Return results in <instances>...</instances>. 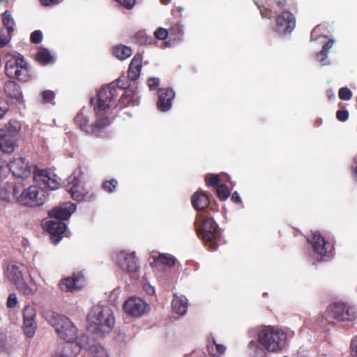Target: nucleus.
<instances>
[{
	"mask_svg": "<svg viewBox=\"0 0 357 357\" xmlns=\"http://www.w3.org/2000/svg\"><path fill=\"white\" fill-rule=\"evenodd\" d=\"M17 303V295L14 293L10 294L8 296V300H7V307L9 308H13L16 306Z\"/></svg>",
	"mask_w": 357,
	"mask_h": 357,
	"instance_id": "nucleus-48",
	"label": "nucleus"
},
{
	"mask_svg": "<svg viewBox=\"0 0 357 357\" xmlns=\"http://www.w3.org/2000/svg\"><path fill=\"white\" fill-rule=\"evenodd\" d=\"M205 180L208 186H217L220 182V178L218 174H208Z\"/></svg>",
	"mask_w": 357,
	"mask_h": 357,
	"instance_id": "nucleus-41",
	"label": "nucleus"
},
{
	"mask_svg": "<svg viewBox=\"0 0 357 357\" xmlns=\"http://www.w3.org/2000/svg\"><path fill=\"white\" fill-rule=\"evenodd\" d=\"M76 348L74 354H77L82 348L88 349L93 357H109L107 351L102 345L94 343L90 344L88 341L84 340H79L75 344Z\"/></svg>",
	"mask_w": 357,
	"mask_h": 357,
	"instance_id": "nucleus-20",
	"label": "nucleus"
},
{
	"mask_svg": "<svg viewBox=\"0 0 357 357\" xmlns=\"http://www.w3.org/2000/svg\"><path fill=\"white\" fill-rule=\"evenodd\" d=\"M153 262L151 263L153 267L158 264L172 267L176 262V258L169 254L158 253L155 255H153Z\"/></svg>",
	"mask_w": 357,
	"mask_h": 357,
	"instance_id": "nucleus-29",
	"label": "nucleus"
},
{
	"mask_svg": "<svg viewBox=\"0 0 357 357\" xmlns=\"http://www.w3.org/2000/svg\"><path fill=\"white\" fill-rule=\"evenodd\" d=\"M37 328L36 321H23V331L27 337L34 336Z\"/></svg>",
	"mask_w": 357,
	"mask_h": 357,
	"instance_id": "nucleus-36",
	"label": "nucleus"
},
{
	"mask_svg": "<svg viewBox=\"0 0 357 357\" xmlns=\"http://www.w3.org/2000/svg\"><path fill=\"white\" fill-rule=\"evenodd\" d=\"M184 28V25H182L180 23H176L173 25L169 29L170 39L174 41L181 42L183 38Z\"/></svg>",
	"mask_w": 357,
	"mask_h": 357,
	"instance_id": "nucleus-33",
	"label": "nucleus"
},
{
	"mask_svg": "<svg viewBox=\"0 0 357 357\" xmlns=\"http://www.w3.org/2000/svg\"><path fill=\"white\" fill-rule=\"evenodd\" d=\"M4 91L10 98L20 100L22 98V91L20 86L14 81H8L4 85Z\"/></svg>",
	"mask_w": 357,
	"mask_h": 357,
	"instance_id": "nucleus-30",
	"label": "nucleus"
},
{
	"mask_svg": "<svg viewBox=\"0 0 357 357\" xmlns=\"http://www.w3.org/2000/svg\"><path fill=\"white\" fill-rule=\"evenodd\" d=\"M140 97L137 92L135 91L128 89L124 94L121 96L120 101L125 106H135L139 103Z\"/></svg>",
	"mask_w": 357,
	"mask_h": 357,
	"instance_id": "nucleus-27",
	"label": "nucleus"
},
{
	"mask_svg": "<svg viewBox=\"0 0 357 357\" xmlns=\"http://www.w3.org/2000/svg\"><path fill=\"white\" fill-rule=\"evenodd\" d=\"M118 181L116 179H110L102 183V188L107 192L112 193L116 190Z\"/></svg>",
	"mask_w": 357,
	"mask_h": 357,
	"instance_id": "nucleus-38",
	"label": "nucleus"
},
{
	"mask_svg": "<svg viewBox=\"0 0 357 357\" xmlns=\"http://www.w3.org/2000/svg\"><path fill=\"white\" fill-rule=\"evenodd\" d=\"M172 306L176 313L180 315H184L188 307V301L185 296L174 294Z\"/></svg>",
	"mask_w": 357,
	"mask_h": 357,
	"instance_id": "nucleus-25",
	"label": "nucleus"
},
{
	"mask_svg": "<svg viewBox=\"0 0 357 357\" xmlns=\"http://www.w3.org/2000/svg\"><path fill=\"white\" fill-rule=\"evenodd\" d=\"M7 130H0V153H10L16 147L15 135L21 129L20 123L10 120L6 126Z\"/></svg>",
	"mask_w": 357,
	"mask_h": 357,
	"instance_id": "nucleus-12",
	"label": "nucleus"
},
{
	"mask_svg": "<svg viewBox=\"0 0 357 357\" xmlns=\"http://www.w3.org/2000/svg\"><path fill=\"white\" fill-rule=\"evenodd\" d=\"M197 232L211 250H215L221 241V234L216 222L211 218L197 221Z\"/></svg>",
	"mask_w": 357,
	"mask_h": 357,
	"instance_id": "nucleus-8",
	"label": "nucleus"
},
{
	"mask_svg": "<svg viewBox=\"0 0 357 357\" xmlns=\"http://www.w3.org/2000/svg\"><path fill=\"white\" fill-rule=\"evenodd\" d=\"M226 349V347L218 343L213 337L208 339V352L211 357H222Z\"/></svg>",
	"mask_w": 357,
	"mask_h": 357,
	"instance_id": "nucleus-26",
	"label": "nucleus"
},
{
	"mask_svg": "<svg viewBox=\"0 0 357 357\" xmlns=\"http://www.w3.org/2000/svg\"><path fill=\"white\" fill-rule=\"evenodd\" d=\"M116 2H118L121 6L127 8V9H132L135 3L136 0H115Z\"/></svg>",
	"mask_w": 357,
	"mask_h": 357,
	"instance_id": "nucleus-47",
	"label": "nucleus"
},
{
	"mask_svg": "<svg viewBox=\"0 0 357 357\" xmlns=\"http://www.w3.org/2000/svg\"><path fill=\"white\" fill-rule=\"evenodd\" d=\"M336 117L340 121L344 122L349 118V112L347 110H338L336 112Z\"/></svg>",
	"mask_w": 357,
	"mask_h": 357,
	"instance_id": "nucleus-50",
	"label": "nucleus"
},
{
	"mask_svg": "<svg viewBox=\"0 0 357 357\" xmlns=\"http://www.w3.org/2000/svg\"><path fill=\"white\" fill-rule=\"evenodd\" d=\"M178 10H179L180 12H181V11L183 10V9H182L181 7H179V8H178Z\"/></svg>",
	"mask_w": 357,
	"mask_h": 357,
	"instance_id": "nucleus-62",
	"label": "nucleus"
},
{
	"mask_svg": "<svg viewBox=\"0 0 357 357\" xmlns=\"http://www.w3.org/2000/svg\"><path fill=\"white\" fill-rule=\"evenodd\" d=\"M144 288L149 294H153L155 293L154 287L149 284H145Z\"/></svg>",
	"mask_w": 357,
	"mask_h": 357,
	"instance_id": "nucleus-57",
	"label": "nucleus"
},
{
	"mask_svg": "<svg viewBox=\"0 0 357 357\" xmlns=\"http://www.w3.org/2000/svg\"><path fill=\"white\" fill-rule=\"evenodd\" d=\"M261 13L263 18H276L275 30L280 34L289 33L295 28L296 19L289 11H283L280 14L276 15V12H274L272 8H267L264 10H261Z\"/></svg>",
	"mask_w": 357,
	"mask_h": 357,
	"instance_id": "nucleus-10",
	"label": "nucleus"
},
{
	"mask_svg": "<svg viewBox=\"0 0 357 357\" xmlns=\"http://www.w3.org/2000/svg\"><path fill=\"white\" fill-rule=\"evenodd\" d=\"M352 92L347 87H342L339 91V97L344 100H349L351 98Z\"/></svg>",
	"mask_w": 357,
	"mask_h": 357,
	"instance_id": "nucleus-42",
	"label": "nucleus"
},
{
	"mask_svg": "<svg viewBox=\"0 0 357 357\" xmlns=\"http://www.w3.org/2000/svg\"><path fill=\"white\" fill-rule=\"evenodd\" d=\"M75 210V204L63 203L49 211L50 219L43 220V226L51 235L52 241L54 245L60 242L66 231L67 226L61 220H68Z\"/></svg>",
	"mask_w": 357,
	"mask_h": 357,
	"instance_id": "nucleus-3",
	"label": "nucleus"
},
{
	"mask_svg": "<svg viewBox=\"0 0 357 357\" xmlns=\"http://www.w3.org/2000/svg\"><path fill=\"white\" fill-rule=\"evenodd\" d=\"M313 250V257L317 260H328L332 255L333 245L327 241L319 231L312 233V237L308 238Z\"/></svg>",
	"mask_w": 357,
	"mask_h": 357,
	"instance_id": "nucleus-13",
	"label": "nucleus"
},
{
	"mask_svg": "<svg viewBox=\"0 0 357 357\" xmlns=\"http://www.w3.org/2000/svg\"><path fill=\"white\" fill-rule=\"evenodd\" d=\"M192 204L197 211L204 210L209 204L208 197L204 192H195L192 197Z\"/></svg>",
	"mask_w": 357,
	"mask_h": 357,
	"instance_id": "nucleus-28",
	"label": "nucleus"
},
{
	"mask_svg": "<svg viewBox=\"0 0 357 357\" xmlns=\"http://www.w3.org/2000/svg\"><path fill=\"white\" fill-rule=\"evenodd\" d=\"M26 267L24 264L12 262L8 264L6 270L7 279L13 283L17 289L25 295L33 294L38 289V284L35 280V275L38 273L33 267L27 268L29 277V284L25 282L23 278V271Z\"/></svg>",
	"mask_w": 357,
	"mask_h": 357,
	"instance_id": "nucleus-6",
	"label": "nucleus"
},
{
	"mask_svg": "<svg viewBox=\"0 0 357 357\" xmlns=\"http://www.w3.org/2000/svg\"><path fill=\"white\" fill-rule=\"evenodd\" d=\"M98 118L96 117L95 123L89 125V112L82 109L75 116V122L79 128L89 134H96L101 129L105 128L106 126H101V123H98Z\"/></svg>",
	"mask_w": 357,
	"mask_h": 357,
	"instance_id": "nucleus-18",
	"label": "nucleus"
},
{
	"mask_svg": "<svg viewBox=\"0 0 357 357\" xmlns=\"http://www.w3.org/2000/svg\"><path fill=\"white\" fill-rule=\"evenodd\" d=\"M19 68L16 71L15 75L12 78H16L22 82H27L31 78L30 70L28 63L24 59L20 60Z\"/></svg>",
	"mask_w": 357,
	"mask_h": 357,
	"instance_id": "nucleus-31",
	"label": "nucleus"
},
{
	"mask_svg": "<svg viewBox=\"0 0 357 357\" xmlns=\"http://www.w3.org/2000/svg\"><path fill=\"white\" fill-rule=\"evenodd\" d=\"M283 357H287V356H283Z\"/></svg>",
	"mask_w": 357,
	"mask_h": 357,
	"instance_id": "nucleus-64",
	"label": "nucleus"
},
{
	"mask_svg": "<svg viewBox=\"0 0 357 357\" xmlns=\"http://www.w3.org/2000/svg\"><path fill=\"white\" fill-rule=\"evenodd\" d=\"M175 93L172 89H160L158 91V108L160 111L167 112L172 107Z\"/></svg>",
	"mask_w": 357,
	"mask_h": 357,
	"instance_id": "nucleus-21",
	"label": "nucleus"
},
{
	"mask_svg": "<svg viewBox=\"0 0 357 357\" xmlns=\"http://www.w3.org/2000/svg\"><path fill=\"white\" fill-rule=\"evenodd\" d=\"M125 312L133 317H139L149 311V305L141 298L132 296L128 298L124 304Z\"/></svg>",
	"mask_w": 357,
	"mask_h": 357,
	"instance_id": "nucleus-16",
	"label": "nucleus"
},
{
	"mask_svg": "<svg viewBox=\"0 0 357 357\" xmlns=\"http://www.w3.org/2000/svg\"><path fill=\"white\" fill-rule=\"evenodd\" d=\"M2 22L5 26L3 29L13 33L15 22L10 11L6 10L2 14Z\"/></svg>",
	"mask_w": 357,
	"mask_h": 357,
	"instance_id": "nucleus-34",
	"label": "nucleus"
},
{
	"mask_svg": "<svg viewBox=\"0 0 357 357\" xmlns=\"http://www.w3.org/2000/svg\"><path fill=\"white\" fill-rule=\"evenodd\" d=\"M132 51L130 47L123 45H118L113 47L112 54L119 60H125L130 57Z\"/></svg>",
	"mask_w": 357,
	"mask_h": 357,
	"instance_id": "nucleus-32",
	"label": "nucleus"
},
{
	"mask_svg": "<svg viewBox=\"0 0 357 357\" xmlns=\"http://www.w3.org/2000/svg\"><path fill=\"white\" fill-rule=\"evenodd\" d=\"M42 98L44 102H52L55 98V93L51 90H45L42 93Z\"/></svg>",
	"mask_w": 357,
	"mask_h": 357,
	"instance_id": "nucleus-44",
	"label": "nucleus"
},
{
	"mask_svg": "<svg viewBox=\"0 0 357 357\" xmlns=\"http://www.w3.org/2000/svg\"><path fill=\"white\" fill-rule=\"evenodd\" d=\"M84 172L79 167L68 178L67 190L70 193L73 199L80 202L84 199L87 190L84 188Z\"/></svg>",
	"mask_w": 357,
	"mask_h": 357,
	"instance_id": "nucleus-14",
	"label": "nucleus"
},
{
	"mask_svg": "<svg viewBox=\"0 0 357 357\" xmlns=\"http://www.w3.org/2000/svg\"><path fill=\"white\" fill-rule=\"evenodd\" d=\"M142 64V56L139 54H135L131 60L128 70V77L130 80H137L141 74Z\"/></svg>",
	"mask_w": 357,
	"mask_h": 357,
	"instance_id": "nucleus-23",
	"label": "nucleus"
},
{
	"mask_svg": "<svg viewBox=\"0 0 357 357\" xmlns=\"http://www.w3.org/2000/svg\"><path fill=\"white\" fill-rule=\"evenodd\" d=\"M43 40V33L40 31L39 30H36V31H34L31 34V41L33 43H39L42 41Z\"/></svg>",
	"mask_w": 357,
	"mask_h": 357,
	"instance_id": "nucleus-46",
	"label": "nucleus"
},
{
	"mask_svg": "<svg viewBox=\"0 0 357 357\" xmlns=\"http://www.w3.org/2000/svg\"><path fill=\"white\" fill-rule=\"evenodd\" d=\"M12 33V32L4 29L0 30V48L4 47L9 43Z\"/></svg>",
	"mask_w": 357,
	"mask_h": 357,
	"instance_id": "nucleus-40",
	"label": "nucleus"
},
{
	"mask_svg": "<svg viewBox=\"0 0 357 357\" xmlns=\"http://www.w3.org/2000/svg\"><path fill=\"white\" fill-rule=\"evenodd\" d=\"M326 319H335L340 322L353 324L357 319V310L343 303H335L329 305L326 312Z\"/></svg>",
	"mask_w": 357,
	"mask_h": 357,
	"instance_id": "nucleus-11",
	"label": "nucleus"
},
{
	"mask_svg": "<svg viewBox=\"0 0 357 357\" xmlns=\"http://www.w3.org/2000/svg\"><path fill=\"white\" fill-rule=\"evenodd\" d=\"M33 180L40 187L31 185L22 191L20 190L19 194L16 196V202L29 207L41 206L47 199L44 190H54L61 185V179L56 175L45 169H36Z\"/></svg>",
	"mask_w": 357,
	"mask_h": 357,
	"instance_id": "nucleus-1",
	"label": "nucleus"
},
{
	"mask_svg": "<svg viewBox=\"0 0 357 357\" xmlns=\"http://www.w3.org/2000/svg\"><path fill=\"white\" fill-rule=\"evenodd\" d=\"M19 192L20 189L17 185L11 183H6L0 186V202L9 203L15 201Z\"/></svg>",
	"mask_w": 357,
	"mask_h": 357,
	"instance_id": "nucleus-22",
	"label": "nucleus"
},
{
	"mask_svg": "<svg viewBox=\"0 0 357 357\" xmlns=\"http://www.w3.org/2000/svg\"><path fill=\"white\" fill-rule=\"evenodd\" d=\"M195 352H193V353L190 354H185V355L184 356V357H192V356L193 355H195Z\"/></svg>",
	"mask_w": 357,
	"mask_h": 357,
	"instance_id": "nucleus-60",
	"label": "nucleus"
},
{
	"mask_svg": "<svg viewBox=\"0 0 357 357\" xmlns=\"http://www.w3.org/2000/svg\"><path fill=\"white\" fill-rule=\"evenodd\" d=\"M46 320L55 329L58 336L68 342H72L74 340L78 342L79 340H84L85 337L77 338V328L75 324L66 317L50 313L46 317Z\"/></svg>",
	"mask_w": 357,
	"mask_h": 357,
	"instance_id": "nucleus-7",
	"label": "nucleus"
},
{
	"mask_svg": "<svg viewBox=\"0 0 357 357\" xmlns=\"http://www.w3.org/2000/svg\"><path fill=\"white\" fill-rule=\"evenodd\" d=\"M36 59L42 65L54 63V57L51 55L50 52L45 49L40 50L37 53Z\"/></svg>",
	"mask_w": 357,
	"mask_h": 357,
	"instance_id": "nucleus-35",
	"label": "nucleus"
},
{
	"mask_svg": "<svg viewBox=\"0 0 357 357\" xmlns=\"http://www.w3.org/2000/svg\"><path fill=\"white\" fill-rule=\"evenodd\" d=\"M113 260L122 271H126L134 280L140 277L141 266L135 252L121 250L113 255Z\"/></svg>",
	"mask_w": 357,
	"mask_h": 357,
	"instance_id": "nucleus-9",
	"label": "nucleus"
},
{
	"mask_svg": "<svg viewBox=\"0 0 357 357\" xmlns=\"http://www.w3.org/2000/svg\"><path fill=\"white\" fill-rule=\"evenodd\" d=\"M8 168L14 176L23 179L28 178L32 172L34 174V171L38 169L36 167L29 165L23 158H15L11 161Z\"/></svg>",
	"mask_w": 357,
	"mask_h": 357,
	"instance_id": "nucleus-17",
	"label": "nucleus"
},
{
	"mask_svg": "<svg viewBox=\"0 0 357 357\" xmlns=\"http://www.w3.org/2000/svg\"><path fill=\"white\" fill-rule=\"evenodd\" d=\"M319 26L314 28L311 33L310 40H317L319 43L323 45L321 50L316 54L317 61L321 66L330 65L331 61L328 57V53L334 45L335 40L333 38H328L325 35L319 36Z\"/></svg>",
	"mask_w": 357,
	"mask_h": 357,
	"instance_id": "nucleus-15",
	"label": "nucleus"
},
{
	"mask_svg": "<svg viewBox=\"0 0 357 357\" xmlns=\"http://www.w3.org/2000/svg\"><path fill=\"white\" fill-rule=\"evenodd\" d=\"M45 6H53L61 3L63 0H40Z\"/></svg>",
	"mask_w": 357,
	"mask_h": 357,
	"instance_id": "nucleus-54",
	"label": "nucleus"
},
{
	"mask_svg": "<svg viewBox=\"0 0 357 357\" xmlns=\"http://www.w3.org/2000/svg\"><path fill=\"white\" fill-rule=\"evenodd\" d=\"M52 357H70L66 351H57Z\"/></svg>",
	"mask_w": 357,
	"mask_h": 357,
	"instance_id": "nucleus-55",
	"label": "nucleus"
},
{
	"mask_svg": "<svg viewBox=\"0 0 357 357\" xmlns=\"http://www.w3.org/2000/svg\"><path fill=\"white\" fill-rule=\"evenodd\" d=\"M160 1L162 4L167 5L170 2V0H160Z\"/></svg>",
	"mask_w": 357,
	"mask_h": 357,
	"instance_id": "nucleus-59",
	"label": "nucleus"
},
{
	"mask_svg": "<svg viewBox=\"0 0 357 357\" xmlns=\"http://www.w3.org/2000/svg\"><path fill=\"white\" fill-rule=\"evenodd\" d=\"M4 167L0 165V176H1L2 171L3 170Z\"/></svg>",
	"mask_w": 357,
	"mask_h": 357,
	"instance_id": "nucleus-61",
	"label": "nucleus"
},
{
	"mask_svg": "<svg viewBox=\"0 0 357 357\" xmlns=\"http://www.w3.org/2000/svg\"><path fill=\"white\" fill-rule=\"evenodd\" d=\"M351 355L353 357H357V337L352 339L351 342Z\"/></svg>",
	"mask_w": 357,
	"mask_h": 357,
	"instance_id": "nucleus-52",
	"label": "nucleus"
},
{
	"mask_svg": "<svg viewBox=\"0 0 357 357\" xmlns=\"http://www.w3.org/2000/svg\"><path fill=\"white\" fill-rule=\"evenodd\" d=\"M231 199L233 201L236 202H238V203L241 202V197H240L239 194L237 192H234L231 195Z\"/></svg>",
	"mask_w": 357,
	"mask_h": 357,
	"instance_id": "nucleus-58",
	"label": "nucleus"
},
{
	"mask_svg": "<svg viewBox=\"0 0 357 357\" xmlns=\"http://www.w3.org/2000/svg\"><path fill=\"white\" fill-rule=\"evenodd\" d=\"M3 0H0V3H1Z\"/></svg>",
	"mask_w": 357,
	"mask_h": 357,
	"instance_id": "nucleus-63",
	"label": "nucleus"
},
{
	"mask_svg": "<svg viewBox=\"0 0 357 357\" xmlns=\"http://www.w3.org/2000/svg\"><path fill=\"white\" fill-rule=\"evenodd\" d=\"M248 334L250 337L258 336V341L252 340L248 344L249 354L252 357H266V352L261 346L268 351H280L287 340V335L282 330L271 326L260 329L252 328Z\"/></svg>",
	"mask_w": 357,
	"mask_h": 357,
	"instance_id": "nucleus-2",
	"label": "nucleus"
},
{
	"mask_svg": "<svg viewBox=\"0 0 357 357\" xmlns=\"http://www.w3.org/2000/svg\"><path fill=\"white\" fill-rule=\"evenodd\" d=\"M118 95V89L114 83H110L102 87L96 97L91 99L96 116L98 118V123H102L101 126H107L111 123L110 111L115 105Z\"/></svg>",
	"mask_w": 357,
	"mask_h": 357,
	"instance_id": "nucleus-4",
	"label": "nucleus"
},
{
	"mask_svg": "<svg viewBox=\"0 0 357 357\" xmlns=\"http://www.w3.org/2000/svg\"><path fill=\"white\" fill-rule=\"evenodd\" d=\"M147 84L151 90L155 89L160 84V79L158 77H151L147 80Z\"/></svg>",
	"mask_w": 357,
	"mask_h": 357,
	"instance_id": "nucleus-49",
	"label": "nucleus"
},
{
	"mask_svg": "<svg viewBox=\"0 0 357 357\" xmlns=\"http://www.w3.org/2000/svg\"><path fill=\"white\" fill-rule=\"evenodd\" d=\"M277 6L283 8L285 6L290 5L293 3L294 0H275Z\"/></svg>",
	"mask_w": 357,
	"mask_h": 357,
	"instance_id": "nucleus-53",
	"label": "nucleus"
},
{
	"mask_svg": "<svg viewBox=\"0 0 357 357\" xmlns=\"http://www.w3.org/2000/svg\"><path fill=\"white\" fill-rule=\"evenodd\" d=\"M88 330L98 337L109 333L115 324L112 309L105 305H95L87 315Z\"/></svg>",
	"mask_w": 357,
	"mask_h": 357,
	"instance_id": "nucleus-5",
	"label": "nucleus"
},
{
	"mask_svg": "<svg viewBox=\"0 0 357 357\" xmlns=\"http://www.w3.org/2000/svg\"><path fill=\"white\" fill-rule=\"evenodd\" d=\"M114 84L115 85V87L118 89V91L119 90L118 88L119 89H126L128 84V81L126 80V79H118L116 80V83Z\"/></svg>",
	"mask_w": 357,
	"mask_h": 357,
	"instance_id": "nucleus-51",
	"label": "nucleus"
},
{
	"mask_svg": "<svg viewBox=\"0 0 357 357\" xmlns=\"http://www.w3.org/2000/svg\"><path fill=\"white\" fill-rule=\"evenodd\" d=\"M217 194L221 200H226L230 195V192L225 185H218L217 188Z\"/></svg>",
	"mask_w": 357,
	"mask_h": 357,
	"instance_id": "nucleus-39",
	"label": "nucleus"
},
{
	"mask_svg": "<svg viewBox=\"0 0 357 357\" xmlns=\"http://www.w3.org/2000/svg\"><path fill=\"white\" fill-rule=\"evenodd\" d=\"M36 310L33 305H26L23 309V321H36Z\"/></svg>",
	"mask_w": 357,
	"mask_h": 357,
	"instance_id": "nucleus-37",
	"label": "nucleus"
},
{
	"mask_svg": "<svg viewBox=\"0 0 357 357\" xmlns=\"http://www.w3.org/2000/svg\"><path fill=\"white\" fill-rule=\"evenodd\" d=\"M9 111V105L6 100L0 98V119H2Z\"/></svg>",
	"mask_w": 357,
	"mask_h": 357,
	"instance_id": "nucleus-45",
	"label": "nucleus"
},
{
	"mask_svg": "<svg viewBox=\"0 0 357 357\" xmlns=\"http://www.w3.org/2000/svg\"><path fill=\"white\" fill-rule=\"evenodd\" d=\"M154 36L159 40H165L169 36V30L160 27L155 30Z\"/></svg>",
	"mask_w": 357,
	"mask_h": 357,
	"instance_id": "nucleus-43",
	"label": "nucleus"
},
{
	"mask_svg": "<svg viewBox=\"0 0 357 357\" xmlns=\"http://www.w3.org/2000/svg\"><path fill=\"white\" fill-rule=\"evenodd\" d=\"M86 284L85 277L82 272L74 273L61 280L59 285L63 291L74 293L82 289Z\"/></svg>",
	"mask_w": 357,
	"mask_h": 357,
	"instance_id": "nucleus-19",
	"label": "nucleus"
},
{
	"mask_svg": "<svg viewBox=\"0 0 357 357\" xmlns=\"http://www.w3.org/2000/svg\"><path fill=\"white\" fill-rule=\"evenodd\" d=\"M354 176L356 180H357V155L354 158Z\"/></svg>",
	"mask_w": 357,
	"mask_h": 357,
	"instance_id": "nucleus-56",
	"label": "nucleus"
},
{
	"mask_svg": "<svg viewBox=\"0 0 357 357\" xmlns=\"http://www.w3.org/2000/svg\"><path fill=\"white\" fill-rule=\"evenodd\" d=\"M8 56H10V58L7 60L6 63V74L9 77L12 78L16 74V71L19 68L20 60H22L23 57L17 52L13 54H8Z\"/></svg>",
	"mask_w": 357,
	"mask_h": 357,
	"instance_id": "nucleus-24",
	"label": "nucleus"
}]
</instances>
